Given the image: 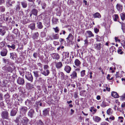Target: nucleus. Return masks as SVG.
Listing matches in <instances>:
<instances>
[{
	"instance_id": "obj_48",
	"label": "nucleus",
	"mask_w": 125,
	"mask_h": 125,
	"mask_svg": "<svg viewBox=\"0 0 125 125\" xmlns=\"http://www.w3.org/2000/svg\"><path fill=\"white\" fill-rule=\"evenodd\" d=\"M94 120L95 121L97 122H99L101 120V118L97 116H96L94 118Z\"/></svg>"
},
{
	"instance_id": "obj_35",
	"label": "nucleus",
	"mask_w": 125,
	"mask_h": 125,
	"mask_svg": "<svg viewBox=\"0 0 125 125\" xmlns=\"http://www.w3.org/2000/svg\"><path fill=\"white\" fill-rule=\"evenodd\" d=\"M96 39L97 42H99L102 41L103 37H100L98 35H97L96 36Z\"/></svg>"
},
{
	"instance_id": "obj_32",
	"label": "nucleus",
	"mask_w": 125,
	"mask_h": 125,
	"mask_svg": "<svg viewBox=\"0 0 125 125\" xmlns=\"http://www.w3.org/2000/svg\"><path fill=\"white\" fill-rule=\"evenodd\" d=\"M21 4L22 7L24 8H26L27 6V4L26 1H22L21 2Z\"/></svg>"
},
{
	"instance_id": "obj_53",
	"label": "nucleus",
	"mask_w": 125,
	"mask_h": 125,
	"mask_svg": "<svg viewBox=\"0 0 125 125\" xmlns=\"http://www.w3.org/2000/svg\"><path fill=\"white\" fill-rule=\"evenodd\" d=\"M85 70H83L81 72V75L82 77H84L85 75Z\"/></svg>"
},
{
	"instance_id": "obj_31",
	"label": "nucleus",
	"mask_w": 125,
	"mask_h": 125,
	"mask_svg": "<svg viewBox=\"0 0 125 125\" xmlns=\"http://www.w3.org/2000/svg\"><path fill=\"white\" fill-rule=\"evenodd\" d=\"M15 8V10L17 11H19L21 7L20 6V2L19 1L17 2V4Z\"/></svg>"
},
{
	"instance_id": "obj_1",
	"label": "nucleus",
	"mask_w": 125,
	"mask_h": 125,
	"mask_svg": "<svg viewBox=\"0 0 125 125\" xmlns=\"http://www.w3.org/2000/svg\"><path fill=\"white\" fill-rule=\"evenodd\" d=\"M19 119L21 121V123L23 125H26L28 124L29 120L26 117H22L21 116H20Z\"/></svg>"
},
{
	"instance_id": "obj_16",
	"label": "nucleus",
	"mask_w": 125,
	"mask_h": 125,
	"mask_svg": "<svg viewBox=\"0 0 125 125\" xmlns=\"http://www.w3.org/2000/svg\"><path fill=\"white\" fill-rule=\"evenodd\" d=\"M73 38V36L72 34L70 33L68 35L67 38H66L67 41L68 42L72 41Z\"/></svg>"
},
{
	"instance_id": "obj_62",
	"label": "nucleus",
	"mask_w": 125,
	"mask_h": 125,
	"mask_svg": "<svg viewBox=\"0 0 125 125\" xmlns=\"http://www.w3.org/2000/svg\"><path fill=\"white\" fill-rule=\"evenodd\" d=\"M100 125H109V124L107 122H103L101 123Z\"/></svg>"
},
{
	"instance_id": "obj_5",
	"label": "nucleus",
	"mask_w": 125,
	"mask_h": 125,
	"mask_svg": "<svg viewBox=\"0 0 125 125\" xmlns=\"http://www.w3.org/2000/svg\"><path fill=\"white\" fill-rule=\"evenodd\" d=\"M26 87L28 89L31 91L32 90L34 91L35 90V88L34 87V85L30 83H28L26 84Z\"/></svg>"
},
{
	"instance_id": "obj_19",
	"label": "nucleus",
	"mask_w": 125,
	"mask_h": 125,
	"mask_svg": "<svg viewBox=\"0 0 125 125\" xmlns=\"http://www.w3.org/2000/svg\"><path fill=\"white\" fill-rule=\"evenodd\" d=\"M116 8L118 11L121 12L122 10L123 6L120 4L117 3L116 5Z\"/></svg>"
},
{
	"instance_id": "obj_8",
	"label": "nucleus",
	"mask_w": 125,
	"mask_h": 125,
	"mask_svg": "<svg viewBox=\"0 0 125 125\" xmlns=\"http://www.w3.org/2000/svg\"><path fill=\"white\" fill-rule=\"evenodd\" d=\"M41 71V73L45 76H48L50 73V72L49 70H46V71H43L42 69H39Z\"/></svg>"
},
{
	"instance_id": "obj_15",
	"label": "nucleus",
	"mask_w": 125,
	"mask_h": 125,
	"mask_svg": "<svg viewBox=\"0 0 125 125\" xmlns=\"http://www.w3.org/2000/svg\"><path fill=\"white\" fill-rule=\"evenodd\" d=\"M27 108L25 106H21L20 108V112L23 113H25L27 111Z\"/></svg>"
},
{
	"instance_id": "obj_37",
	"label": "nucleus",
	"mask_w": 125,
	"mask_h": 125,
	"mask_svg": "<svg viewBox=\"0 0 125 125\" xmlns=\"http://www.w3.org/2000/svg\"><path fill=\"white\" fill-rule=\"evenodd\" d=\"M73 67L74 68L75 70L76 71L79 72L81 68L80 66H76L75 65H73Z\"/></svg>"
},
{
	"instance_id": "obj_39",
	"label": "nucleus",
	"mask_w": 125,
	"mask_h": 125,
	"mask_svg": "<svg viewBox=\"0 0 125 125\" xmlns=\"http://www.w3.org/2000/svg\"><path fill=\"white\" fill-rule=\"evenodd\" d=\"M113 111L111 109L109 108L108 109L106 112L107 115H110L112 114L113 113Z\"/></svg>"
},
{
	"instance_id": "obj_44",
	"label": "nucleus",
	"mask_w": 125,
	"mask_h": 125,
	"mask_svg": "<svg viewBox=\"0 0 125 125\" xmlns=\"http://www.w3.org/2000/svg\"><path fill=\"white\" fill-rule=\"evenodd\" d=\"M59 74H60V77L62 79H64L65 76L64 73L63 72H59Z\"/></svg>"
},
{
	"instance_id": "obj_27",
	"label": "nucleus",
	"mask_w": 125,
	"mask_h": 125,
	"mask_svg": "<svg viewBox=\"0 0 125 125\" xmlns=\"http://www.w3.org/2000/svg\"><path fill=\"white\" fill-rule=\"evenodd\" d=\"M37 26L38 28L40 29H42L43 27V26L42 25V23L40 21L37 22Z\"/></svg>"
},
{
	"instance_id": "obj_59",
	"label": "nucleus",
	"mask_w": 125,
	"mask_h": 125,
	"mask_svg": "<svg viewBox=\"0 0 125 125\" xmlns=\"http://www.w3.org/2000/svg\"><path fill=\"white\" fill-rule=\"evenodd\" d=\"M46 6V3L44 2H43L42 4V9H44Z\"/></svg>"
},
{
	"instance_id": "obj_46",
	"label": "nucleus",
	"mask_w": 125,
	"mask_h": 125,
	"mask_svg": "<svg viewBox=\"0 0 125 125\" xmlns=\"http://www.w3.org/2000/svg\"><path fill=\"white\" fill-rule=\"evenodd\" d=\"M5 46V42L4 41H3L0 43V48H2Z\"/></svg>"
},
{
	"instance_id": "obj_54",
	"label": "nucleus",
	"mask_w": 125,
	"mask_h": 125,
	"mask_svg": "<svg viewBox=\"0 0 125 125\" xmlns=\"http://www.w3.org/2000/svg\"><path fill=\"white\" fill-rule=\"evenodd\" d=\"M101 106L103 107H104L106 106V103L104 101H103L101 104Z\"/></svg>"
},
{
	"instance_id": "obj_7",
	"label": "nucleus",
	"mask_w": 125,
	"mask_h": 125,
	"mask_svg": "<svg viewBox=\"0 0 125 125\" xmlns=\"http://www.w3.org/2000/svg\"><path fill=\"white\" fill-rule=\"evenodd\" d=\"M94 48L97 51H99L102 48V45L100 43H95L94 45Z\"/></svg>"
},
{
	"instance_id": "obj_50",
	"label": "nucleus",
	"mask_w": 125,
	"mask_h": 125,
	"mask_svg": "<svg viewBox=\"0 0 125 125\" xmlns=\"http://www.w3.org/2000/svg\"><path fill=\"white\" fill-rule=\"evenodd\" d=\"M53 29L55 33H58L59 31V29L58 27H56L55 28H53Z\"/></svg>"
},
{
	"instance_id": "obj_52",
	"label": "nucleus",
	"mask_w": 125,
	"mask_h": 125,
	"mask_svg": "<svg viewBox=\"0 0 125 125\" xmlns=\"http://www.w3.org/2000/svg\"><path fill=\"white\" fill-rule=\"evenodd\" d=\"M46 32L44 31H42L41 32V36L42 38L45 37L46 36Z\"/></svg>"
},
{
	"instance_id": "obj_25",
	"label": "nucleus",
	"mask_w": 125,
	"mask_h": 125,
	"mask_svg": "<svg viewBox=\"0 0 125 125\" xmlns=\"http://www.w3.org/2000/svg\"><path fill=\"white\" fill-rule=\"evenodd\" d=\"M37 81H38L41 83L42 84H43L45 83L46 80H44L42 78L40 77L39 78L37 79H36Z\"/></svg>"
},
{
	"instance_id": "obj_64",
	"label": "nucleus",
	"mask_w": 125,
	"mask_h": 125,
	"mask_svg": "<svg viewBox=\"0 0 125 125\" xmlns=\"http://www.w3.org/2000/svg\"><path fill=\"white\" fill-rule=\"evenodd\" d=\"M49 66L47 65H45L44 66V70H48V69L49 68Z\"/></svg>"
},
{
	"instance_id": "obj_60",
	"label": "nucleus",
	"mask_w": 125,
	"mask_h": 125,
	"mask_svg": "<svg viewBox=\"0 0 125 125\" xmlns=\"http://www.w3.org/2000/svg\"><path fill=\"white\" fill-rule=\"evenodd\" d=\"M3 62L4 63H6L7 64H8L9 61L8 60L5 59H3Z\"/></svg>"
},
{
	"instance_id": "obj_43",
	"label": "nucleus",
	"mask_w": 125,
	"mask_h": 125,
	"mask_svg": "<svg viewBox=\"0 0 125 125\" xmlns=\"http://www.w3.org/2000/svg\"><path fill=\"white\" fill-rule=\"evenodd\" d=\"M52 22L54 24H56L58 22V19L54 18L52 20Z\"/></svg>"
},
{
	"instance_id": "obj_51",
	"label": "nucleus",
	"mask_w": 125,
	"mask_h": 125,
	"mask_svg": "<svg viewBox=\"0 0 125 125\" xmlns=\"http://www.w3.org/2000/svg\"><path fill=\"white\" fill-rule=\"evenodd\" d=\"M121 24V29L123 32L125 33V24L123 23Z\"/></svg>"
},
{
	"instance_id": "obj_42",
	"label": "nucleus",
	"mask_w": 125,
	"mask_h": 125,
	"mask_svg": "<svg viewBox=\"0 0 125 125\" xmlns=\"http://www.w3.org/2000/svg\"><path fill=\"white\" fill-rule=\"evenodd\" d=\"M6 70L8 71L11 73L13 71V69L10 66H9L7 68Z\"/></svg>"
},
{
	"instance_id": "obj_11",
	"label": "nucleus",
	"mask_w": 125,
	"mask_h": 125,
	"mask_svg": "<svg viewBox=\"0 0 125 125\" xmlns=\"http://www.w3.org/2000/svg\"><path fill=\"white\" fill-rule=\"evenodd\" d=\"M18 111V108L17 107L13 108L11 111L10 115L11 116H15L16 114Z\"/></svg>"
},
{
	"instance_id": "obj_17",
	"label": "nucleus",
	"mask_w": 125,
	"mask_h": 125,
	"mask_svg": "<svg viewBox=\"0 0 125 125\" xmlns=\"http://www.w3.org/2000/svg\"><path fill=\"white\" fill-rule=\"evenodd\" d=\"M34 74L35 77L36 79H37L38 77H40L41 76V75L39 74L40 72L38 71H35L33 72Z\"/></svg>"
},
{
	"instance_id": "obj_47",
	"label": "nucleus",
	"mask_w": 125,
	"mask_h": 125,
	"mask_svg": "<svg viewBox=\"0 0 125 125\" xmlns=\"http://www.w3.org/2000/svg\"><path fill=\"white\" fill-rule=\"evenodd\" d=\"M6 4L8 7L12 6V5L11 4V2L10 0H8L7 1Z\"/></svg>"
},
{
	"instance_id": "obj_61",
	"label": "nucleus",
	"mask_w": 125,
	"mask_h": 125,
	"mask_svg": "<svg viewBox=\"0 0 125 125\" xmlns=\"http://www.w3.org/2000/svg\"><path fill=\"white\" fill-rule=\"evenodd\" d=\"M53 44L55 46H56L59 45V43L58 42L54 41L53 42Z\"/></svg>"
},
{
	"instance_id": "obj_33",
	"label": "nucleus",
	"mask_w": 125,
	"mask_h": 125,
	"mask_svg": "<svg viewBox=\"0 0 125 125\" xmlns=\"http://www.w3.org/2000/svg\"><path fill=\"white\" fill-rule=\"evenodd\" d=\"M25 104L26 105L30 106L31 104V101L28 99H27L25 102Z\"/></svg>"
},
{
	"instance_id": "obj_55",
	"label": "nucleus",
	"mask_w": 125,
	"mask_h": 125,
	"mask_svg": "<svg viewBox=\"0 0 125 125\" xmlns=\"http://www.w3.org/2000/svg\"><path fill=\"white\" fill-rule=\"evenodd\" d=\"M114 20L115 21H117V19L118 18V16L117 14H115L114 16L113 17Z\"/></svg>"
},
{
	"instance_id": "obj_14",
	"label": "nucleus",
	"mask_w": 125,
	"mask_h": 125,
	"mask_svg": "<svg viewBox=\"0 0 125 125\" xmlns=\"http://www.w3.org/2000/svg\"><path fill=\"white\" fill-rule=\"evenodd\" d=\"M34 113V111L33 109H31L28 112V115L31 118H32Z\"/></svg>"
},
{
	"instance_id": "obj_28",
	"label": "nucleus",
	"mask_w": 125,
	"mask_h": 125,
	"mask_svg": "<svg viewBox=\"0 0 125 125\" xmlns=\"http://www.w3.org/2000/svg\"><path fill=\"white\" fill-rule=\"evenodd\" d=\"M94 17V18H100L101 17V16L100 14L98 12H97L94 13L93 15Z\"/></svg>"
},
{
	"instance_id": "obj_63",
	"label": "nucleus",
	"mask_w": 125,
	"mask_h": 125,
	"mask_svg": "<svg viewBox=\"0 0 125 125\" xmlns=\"http://www.w3.org/2000/svg\"><path fill=\"white\" fill-rule=\"evenodd\" d=\"M118 53L120 54H123V52L121 49H119L117 51Z\"/></svg>"
},
{
	"instance_id": "obj_58",
	"label": "nucleus",
	"mask_w": 125,
	"mask_h": 125,
	"mask_svg": "<svg viewBox=\"0 0 125 125\" xmlns=\"http://www.w3.org/2000/svg\"><path fill=\"white\" fill-rule=\"evenodd\" d=\"M19 11V16L21 17H22L23 15V11L21 10L20 11Z\"/></svg>"
},
{
	"instance_id": "obj_10",
	"label": "nucleus",
	"mask_w": 125,
	"mask_h": 125,
	"mask_svg": "<svg viewBox=\"0 0 125 125\" xmlns=\"http://www.w3.org/2000/svg\"><path fill=\"white\" fill-rule=\"evenodd\" d=\"M4 98L6 100V101L8 104H10V96L8 93H7L4 95Z\"/></svg>"
},
{
	"instance_id": "obj_21",
	"label": "nucleus",
	"mask_w": 125,
	"mask_h": 125,
	"mask_svg": "<svg viewBox=\"0 0 125 125\" xmlns=\"http://www.w3.org/2000/svg\"><path fill=\"white\" fill-rule=\"evenodd\" d=\"M71 69V68L69 66L67 65L65 66L64 70L67 73H70Z\"/></svg>"
},
{
	"instance_id": "obj_57",
	"label": "nucleus",
	"mask_w": 125,
	"mask_h": 125,
	"mask_svg": "<svg viewBox=\"0 0 125 125\" xmlns=\"http://www.w3.org/2000/svg\"><path fill=\"white\" fill-rule=\"evenodd\" d=\"M7 46L9 48H11L13 49H14L15 48V45L14 44L12 45L11 46H10L9 45H8Z\"/></svg>"
},
{
	"instance_id": "obj_29",
	"label": "nucleus",
	"mask_w": 125,
	"mask_h": 125,
	"mask_svg": "<svg viewBox=\"0 0 125 125\" xmlns=\"http://www.w3.org/2000/svg\"><path fill=\"white\" fill-rule=\"evenodd\" d=\"M10 58L12 59H14V58H16L17 57V55L15 53H10Z\"/></svg>"
},
{
	"instance_id": "obj_30",
	"label": "nucleus",
	"mask_w": 125,
	"mask_h": 125,
	"mask_svg": "<svg viewBox=\"0 0 125 125\" xmlns=\"http://www.w3.org/2000/svg\"><path fill=\"white\" fill-rule=\"evenodd\" d=\"M5 29H0V35L2 36H4L6 33Z\"/></svg>"
},
{
	"instance_id": "obj_4",
	"label": "nucleus",
	"mask_w": 125,
	"mask_h": 125,
	"mask_svg": "<svg viewBox=\"0 0 125 125\" xmlns=\"http://www.w3.org/2000/svg\"><path fill=\"white\" fill-rule=\"evenodd\" d=\"M1 116L3 119H8L9 116L8 112L6 111H2L1 114Z\"/></svg>"
},
{
	"instance_id": "obj_22",
	"label": "nucleus",
	"mask_w": 125,
	"mask_h": 125,
	"mask_svg": "<svg viewBox=\"0 0 125 125\" xmlns=\"http://www.w3.org/2000/svg\"><path fill=\"white\" fill-rule=\"evenodd\" d=\"M38 10L35 9H33L31 10V12L32 13L33 15L36 16L38 15Z\"/></svg>"
},
{
	"instance_id": "obj_20",
	"label": "nucleus",
	"mask_w": 125,
	"mask_h": 125,
	"mask_svg": "<svg viewBox=\"0 0 125 125\" xmlns=\"http://www.w3.org/2000/svg\"><path fill=\"white\" fill-rule=\"evenodd\" d=\"M70 76L71 77V78L72 79H74L77 78V73L76 72L74 71H73L70 75Z\"/></svg>"
},
{
	"instance_id": "obj_9",
	"label": "nucleus",
	"mask_w": 125,
	"mask_h": 125,
	"mask_svg": "<svg viewBox=\"0 0 125 125\" xmlns=\"http://www.w3.org/2000/svg\"><path fill=\"white\" fill-rule=\"evenodd\" d=\"M17 82L19 85H22L24 83V80L23 78L19 77L17 79Z\"/></svg>"
},
{
	"instance_id": "obj_18",
	"label": "nucleus",
	"mask_w": 125,
	"mask_h": 125,
	"mask_svg": "<svg viewBox=\"0 0 125 125\" xmlns=\"http://www.w3.org/2000/svg\"><path fill=\"white\" fill-rule=\"evenodd\" d=\"M8 51L6 49H3L0 52L1 55L3 56H6L7 54Z\"/></svg>"
},
{
	"instance_id": "obj_6",
	"label": "nucleus",
	"mask_w": 125,
	"mask_h": 125,
	"mask_svg": "<svg viewBox=\"0 0 125 125\" xmlns=\"http://www.w3.org/2000/svg\"><path fill=\"white\" fill-rule=\"evenodd\" d=\"M3 18L4 20L5 21H7L9 23L11 22V18H10V16L8 13L4 14Z\"/></svg>"
},
{
	"instance_id": "obj_45",
	"label": "nucleus",
	"mask_w": 125,
	"mask_h": 125,
	"mask_svg": "<svg viewBox=\"0 0 125 125\" xmlns=\"http://www.w3.org/2000/svg\"><path fill=\"white\" fill-rule=\"evenodd\" d=\"M87 32L89 35V37H91L94 36V35L90 31H87Z\"/></svg>"
},
{
	"instance_id": "obj_13",
	"label": "nucleus",
	"mask_w": 125,
	"mask_h": 125,
	"mask_svg": "<svg viewBox=\"0 0 125 125\" xmlns=\"http://www.w3.org/2000/svg\"><path fill=\"white\" fill-rule=\"evenodd\" d=\"M55 66L56 68L57 69H60L62 68L63 66L62 62H60L55 63Z\"/></svg>"
},
{
	"instance_id": "obj_24",
	"label": "nucleus",
	"mask_w": 125,
	"mask_h": 125,
	"mask_svg": "<svg viewBox=\"0 0 125 125\" xmlns=\"http://www.w3.org/2000/svg\"><path fill=\"white\" fill-rule=\"evenodd\" d=\"M111 96L115 98H117L119 97L117 93L115 92H112Z\"/></svg>"
},
{
	"instance_id": "obj_41",
	"label": "nucleus",
	"mask_w": 125,
	"mask_h": 125,
	"mask_svg": "<svg viewBox=\"0 0 125 125\" xmlns=\"http://www.w3.org/2000/svg\"><path fill=\"white\" fill-rule=\"evenodd\" d=\"M120 16L122 21H124L125 19V14L124 13H122L120 14Z\"/></svg>"
},
{
	"instance_id": "obj_56",
	"label": "nucleus",
	"mask_w": 125,
	"mask_h": 125,
	"mask_svg": "<svg viewBox=\"0 0 125 125\" xmlns=\"http://www.w3.org/2000/svg\"><path fill=\"white\" fill-rule=\"evenodd\" d=\"M120 99L121 100H125V94H124L121 96H120Z\"/></svg>"
},
{
	"instance_id": "obj_3",
	"label": "nucleus",
	"mask_w": 125,
	"mask_h": 125,
	"mask_svg": "<svg viewBox=\"0 0 125 125\" xmlns=\"http://www.w3.org/2000/svg\"><path fill=\"white\" fill-rule=\"evenodd\" d=\"M49 39L52 41L54 40H57L59 38V35L58 34L53 33L49 36Z\"/></svg>"
},
{
	"instance_id": "obj_38",
	"label": "nucleus",
	"mask_w": 125,
	"mask_h": 125,
	"mask_svg": "<svg viewBox=\"0 0 125 125\" xmlns=\"http://www.w3.org/2000/svg\"><path fill=\"white\" fill-rule=\"evenodd\" d=\"M62 54L63 57H65V58L69 57V53L68 52H64Z\"/></svg>"
},
{
	"instance_id": "obj_23",
	"label": "nucleus",
	"mask_w": 125,
	"mask_h": 125,
	"mask_svg": "<svg viewBox=\"0 0 125 125\" xmlns=\"http://www.w3.org/2000/svg\"><path fill=\"white\" fill-rule=\"evenodd\" d=\"M28 27L31 30H34L35 29V23L33 22L30 24L28 26Z\"/></svg>"
},
{
	"instance_id": "obj_34",
	"label": "nucleus",
	"mask_w": 125,
	"mask_h": 125,
	"mask_svg": "<svg viewBox=\"0 0 125 125\" xmlns=\"http://www.w3.org/2000/svg\"><path fill=\"white\" fill-rule=\"evenodd\" d=\"M74 63L76 66H80L79 65L81 64V62L78 59H76L75 60Z\"/></svg>"
},
{
	"instance_id": "obj_26",
	"label": "nucleus",
	"mask_w": 125,
	"mask_h": 125,
	"mask_svg": "<svg viewBox=\"0 0 125 125\" xmlns=\"http://www.w3.org/2000/svg\"><path fill=\"white\" fill-rule=\"evenodd\" d=\"M49 108L45 109L43 111V115L46 116L49 114Z\"/></svg>"
},
{
	"instance_id": "obj_49",
	"label": "nucleus",
	"mask_w": 125,
	"mask_h": 125,
	"mask_svg": "<svg viewBox=\"0 0 125 125\" xmlns=\"http://www.w3.org/2000/svg\"><path fill=\"white\" fill-rule=\"evenodd\" d=\"M5 10V7L3 6H0V12H4Z\"/></svg>"
},
{
	"instance_id": "obj_36",
	"label": "nucleus",
	"mask_w": 125,
	"mask_h": 125,
	"mask_svg": "<svg viewBox=\"0 0 125 125\" xmlns=\"http://www.w3.org/2000/svg\"><path fill=\"white\" fill-rule=\"evenodd\" d=\"M39 36V34L38 32H35L33 34L32 38L34 39H37Z\"/></svg>"
},
{
	"instance_id": "obj_40",
	"label": "nucleus",
	"mask_w": 125,
	"mask_h": 125,
	"mask_svg": "<svg viewBox=\"0 0 125 125\" xmlns=\"http://www.w3.org/2000/svg\"><path fill=\"white\" fill-rule=\"evenodd\" d=\"M12 32L16 35L19 34L18 30L17 29H14L12 31Z\"/></svg>"
},
{
	"instance_id": "obj_2",
	"label": "nucleus",
	"mask_w": 125,
	"mask_h": 125,
	"mask_svg": "<svg viewBox=\"0 0 125 125\" xmlns=\"http://www.w3.org/2000/svg\"><path fill=\"white\" fill-rule=\"evenodd\" d=\"M25 78L28 81L32 82L33 81V77L30 73L26 72L25 75Z\"/></svg>"
},
{
	"instance_id": "obj_12",
	"label": "nucleus",
	"mask_w": 125,
	"mask_h": 125,
	"mask_svg": "<svg viewBox=\"0 0 125 125\" xmlns=\"http://www.w3.org/2000/svg\"><path fill=\"white\" fill-rule=\"evenodd\" d=\"M51 55L53 59L58 60L60 59V56L57 53H53L51 54Z\"/></svg>"
}]
</instances>
